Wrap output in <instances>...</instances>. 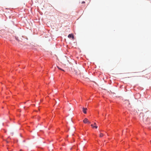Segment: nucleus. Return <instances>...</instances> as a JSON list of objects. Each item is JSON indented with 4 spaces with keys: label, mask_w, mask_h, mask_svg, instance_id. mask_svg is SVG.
<instances>
[{
    "label": "nucleus",
    "mask_w": 151,
    "mask_h": 151,
    "mask_svg": "<svg viewBox=\"0 0 151 151\" xmlns=\"http://www.w3.org/2000/svg\"><path fill=\"white\" fill-rule=\"evenodd\" d=\"M15 39L18 42L20 41L18 37H17L16 36H15ZM21 42H22V41H21Z\"/></svg>",
    "instance_id": "6"
},
{
    "label": "nucleus",
    "mask_w": 151,
    "mask_h": 151,
    "mask_svg": "<svg viewBox=\"0 0 151 151\" xmlns=\"http://www.w3.org/2000/svg\"><path fill=\"white\" fill-rule=\"evenodd\" d=\"M20 136L21 137H23V136L21 134H20Z\"/></svg>",
    "instance_id": "13"
},
{
    "label": "nucleus",
    "mask_w": 151,
    "mask_h": 151,
    "mask_svg": "<svg viewBox=\"0 0 151 151\" xmlns=\"http://www.w3.org/2000/svg\"><path fill=\"white\" fill-rule=\"evenodd\" d=\"M23 151L22 150V151Z\"/></svg>",
    "instance_id": "18"
},
{
    "label": "nucleus",
    "mask_w": 151,
    "mask_h": 151,
    "mask_svg": "<svg viewBox=\"0 0 151 151\" xmlns=\"http://www.w3.org/2000/svg\"><path fill=\"white\" fill-rule=\"evenodd\" d=\"M43 150V149L42 148L38 147H37V150L38 151H42Z\"/></svg>",
    "instance_id": "9"
},
{
    "label": "nucleus",
    "mask_w": 151,
    "mask_h": 151,
    "mask_svg": "<svg viewBox=\"0 0 151 151\" xmlns=\"http://www.w3.org/2000/svg\"><path fill=\"white\" fill-rule=\"evenodd\" d=\"M21 39L22 40H25V39H24V38H21Z\"/></svg>",
    "instance_id": "14"
},
{
    "label": "nucleus",
    "mask_w": 151,
    "mask_h": 151,
    "mask_svg": "<svg viewBox=\"0 0 151 151\" xmlns=\"http://www.w3.org/2000/svg\"><path fill=\"white\" fill-rule=\"evenodd\" d=\"M2 125L3 126H8V125L6 124H5L4 123H2Z\"/></svg>",
    "instance_id": "11"
},
{
    "label": "nucleus",
    "mask_w": 151,
    "mask_h": 151,
    "mask_svg": "<svg viewBox=\"0 0 151 151\" xmlns=\"http://www.w3.org/2000/svg\"><path fill=\"white\" fill-rule=\"evenodd\" d=\"M68 37L69 38H71L72 40H74V35L72 34H70L68 35Z\"/></svg>",
    "instance_id": "4"
},
{
    "label": "nucleus",
    "mask_w": 151,
    "mask_h": 151,
    "mask_svg": "<svg viewBox=\"0 0 151 151\" xmlns=\"http://www.w3.org/2000/svg\"><path fill=\"white\" fill-rule=\"evenodd\" d=\"M31 151H33V150H31Z\"/></svg>",
    "instance_id": "17"
},
{
    "label": "nucleus",
    "mask_w": 151,
    "mask_h": 151,
    "mask_svg": "<svg viewBox=\"0 0 151 151\" xmlns=\"http://www.w3.org/2000/svg\"><path fill=\"white\" fill-rule=\"evenodd\" d=\"M85 3V1H82V4H84Z\"/></svg>",
    "instance_id": "12"
},
{
    "label": "nucleus",
    "mask_w": 151,
    "mask_h": 151,
    "mask_svg": "<svg viewBox=\"0 0 151 151\" xmlns=\"http://www.w3.org/2000/svg\"><path fill=\"white\" fill-rule=\"evenodd\" d=\"M140 116H142L143 120H145L146 122H151V112L149 111H147L145 114L141 113L140 114Z\"/></svg>",
    "instance_id": "1"
},
{
    "label": "nucleus",
    "mask_w": 151,
    "mask_h": 151,
    "mask_svg": "<svg viewBox=\"0 0 151 151\" xmlns=\"http://www.w3.org/2000/svg\"><path fill=\"white\" fill-rule=\"evenodd\" d=\"M22 37L24 38V39H26V40H25V41H27L28 39L27 37L25 36H22Z\"/></svg>",
    "instance_id": "7"
},
{
    "label": "nucleus",
    "mask_w": 151,
    "mask_h": 151,
    "mask_svg": "<svg viewBox=\"0 0 151 151\" xmlns=\"http://www.w3.org/2000/svg\"><path fill=\"white\" fill-rule=\"evenodd\" d=\"M137 95H138L139 96V97H140V94H139V93Z\"/></svg>",
    "instance_id": "15"
},
{
    "label": "nucleus",
    "mask_w": 151,
    "mask_h": 151,
    "mask_svg": "<svg viewBox=\"0 0 151 151\" xmlns=\"http://www.w3.org/2000/svg\"><path fill=\"white\" fill-rule=\"evenodd\" d=\"M83 123L85 124H90L91 123V122L89 121L87 118H85L83 121Z\"/></svg>",
    "instance_id": "2"
},
{
    "label": "nucleus",
    "mask_w": 151,
    "mask_h": 151,
    "mask_svg": "<svg viewBox=\"0 0 151 151\" xmlns=\"http://www.w3.org/2000/svg\"><path fill=\"white\" fill-rule=\"evenodd\" d=\"M87 109L86 108L83 107V113L85 114H86L87 113Z\"/></svg>",
    "instance_id": "5"
},
{
    "label": "nucleus",
    "mask_w": 151,
    "mask_h": 151,
    "mask_svg": "<svg viewBox=\"0 0 151 151\" xmlns=\"http://www.w3.org/2000/svg\"><path fill=\"white\" fill-rule=\"evenodd\" d=\"M1 131L2 132H4V133H6V130L4 129H2L1 130Z\"/></svg>",
    "instance_id": "8"
},
{
    "label": "nucleus",
    "mask_w": 151,
    "mask_h": 151,
    "mask_svg": "<svg viewBox=\"0 0 151 151\" xmlns=\"http://www.w3.org/2000/svg\"><path fill=\"white\" fill-rule=\"evenodd\" d=\"M102 134V136H101L100 137H102L103 136V134Z\"/></svg>",
    "instance_id": "16"
},
{
    "label": "nucleus",
    "mask_w": 151,
    "mask_h": 151,
    "mask_svg": "<svg viewBox=\"0 0 151 151\" xmlns=\"http://www.w3.org/2000/svg\"><path fill=\"white\" fill-rule=\"evenodd\" d=\"M91 126L93 129H96L98 128V126L96 123H94L93 124H91Z\"/></svg>",
    "instance_id": "3"
},
{
    "label": "nucleus",
    "mask_w": 151,
    "mask_h": 151,
    "mask_svg": "<svg viewBox=\"0 0 151 151\" xmlns=\"http://www.w3.org/2000/svg\"><path fill=\"white\" fill-rule=\"evenodd\" d=\"M58 69L60 70L61 71H62V72H64V70L63 69H62V68H59Z\"/></svg>",
    "instance_id": "10"
}]
</instances>
